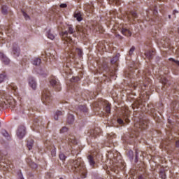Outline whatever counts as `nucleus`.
<instances>
[{"label":"nucleus","instance_id":"obj_24","mask_svg":"<svg viewBox=\"0 0 179 179\" xmlns=\"http://www.w3.org/2000/svg\"><path fill=\"white\" fill-rule=\"evenodd\" d=\"M33 65H36L38 66V65H40L41 64V59L40 58H36L32 61Z\"/></svg>","mask_w":179,"mask_h":179},{"label":"nucleus","instance_id":"obj_31","mask_svg":"<svg viewBox=\"0 0 179 179\" xmlns=\"http://www.w3.org/2000/svg\"><path fill=\"white\" fill-rule=\"evenodd\" d=\"M48 38L50 40H54V38H55V36L51 33V31H49L48 32Z\"/></svg>","mask_w":179,"mask_h":179},{"label":"nucleus","instance_id":"obj_8","mask_svg":"<svg viewBox=\"0 0 179 179\" xmlns=\"http://www.w3.org/2000/svg\"><path fill=\"white\" fill-rule=\"evenodd\" d=\"M100 134V129L96 128L94 129H90L87 133V136H89L90 138H97V135Z\"/></svg>","mask_w":179,"mask_h":179},{"label":"nucleus","instance_id":"obj_40","mask_svg":"<svg viewBox=\"0 0 179 179\" xmlns=\"http://www.w3.org/2000/svg\"><path fill=\"white\" fill-rule=\"evenodd\" d=\"M22 15L24 19H26V20H29V19H30V17L29 16V15H27V13H26L24 11H22Z\"/></svg>","mask_w":179,"mask_h":179},{"label":"nucleus","instance_id":"obj_19","mask_svg":"<svg viewBox=\"0 0 179 179\" xmlns=\"http://www.w3.org/2000/svg\"><path fill=\"white\" fill-rule=\"evenodd\" d=\"M27 163L31 167V169H37V164L34 163L31 159H27Z\"/></svg>","mask_w":179,"mask_h":179},{"label":"nucleus","instance_id":"obj_26","mask_svg":"<svg viewBox=\"0 0 179 179\" xmlns=\"http://www.w3.org/2000/svg\"><path fill=\"white\" fill-rule=\"evenodd\" d=\"M80 111L83 113H87V107L85 105H80L78 107Z\"/></svg>","mask_w":179,"mask_h":179},{"label":"nucleus","instance_id":"obj_53","mask_svg":"<svg viewBox=\"0 0 179 179\" xmlns=\"http://www.w3.org/2000/svg\"><path fill=\"white\" fill-rule=\"evenodd\" d=\"M0 27H1V28H2V31H3V30H5V27H4V26L1 25V26H0Z\"/></svg>","mask_w":179,"mask_h":179},{"label":"nucleus","instance_id":"obj_1","mask_svg":"<svg viewBox=\"0 0 179 179\" xmlns=\"http://www.w3.org/2000/svg\"><path fill=\"white\" fill-rule=\"evenodd\" d=\"M69 164L71 166L73 171L80 174L81 178H86L87 174V170L86 169V166L82 158H78L77 159H70L69 161Z\"/></svg>","mask_w":179,"mask_h":179},{"label":"nucleus","instance_id":"obj_38","mask_svg":"<svg viewBox=\"0 0 179 179\" xmlns=\"http://www.w3.org/2000/svg\"><path fill=\"white\" fill-rule=\"evenodd\" d=\"M69 142L73 143V145H76L77 142L75 138L72 137L71 138H69Z\"/></svg>","mask_w":179,"mask_h":179},{"label":"nucleus","instance_id":"obj_15","mask_svg":"<svg viewBox=\"0 0 179 179\" xmlns=\"http://www.w3.org/2000/svg\"><path fill=\"white\" fill-rule=\"evenodd\" d=\"M3 159H2V158L0 157V162H2V164H0V166H1V167H4L6 170H9V169H13V165L12 164H6L3 162Z\"/></svg>","mask_w":179,"mask_h":179},{"label":"nucleus","instance_id":"obj_4","mask_svg":"<svg viewBox=\"0 0 179 179\" xmlns=\"http://www.w3.org/2000/svg\"><path fill=\"white\" fill-rule=\"evenodd\" d=\"M50 83L56 92H61L62 87H61V83H59V80H58V78L55 77L50 78Z\"/></svg>","mask_w":179,"mask_h":179},{"label":"nucleus","instance_id":"obj_41","mask_svg":"<svg viewBox=\"0 0 179 179\" xmlns=\"http://www.w3.org/2000/svg\"><path fill=\"white\" fill-rule=\"evenodd\" d=\"M76 52L79 57H82L83 52L80 49H76Z\"/></svg>","mask_w":179,"mask_h":179},{"label":"nucleus","instance_id":"obj_45","mask_svg":"<svg viewBox=\"0 0 179 179\" xmlns=\"http://www.w3.org/2000/svg\"><path fill=\"white\" fill-rule=\"evenodd\" d=\"M117 122H118V124H124V120H122V119H117Z\"/></svg>","mask_w":179,"mask_h":179},{"label":"nucleus","instance_id":"obj_5","mask_svg":"<svg viewBox=\"0 0 179 179\" xmlns=\"http://www.w3.org/2000/svg\"><path fill=\"white\" fill-rule=\"evenodd\" d=\"M41 100L43 104H45V105L52 101V96H51V94H50V91L48 90H43Z\"/></svg>","mask_w":179,"mask_h":179},{"label":"nucleus","instance_id":"obj_57","mask_svg":"<svg viewBox=\"0 0 179 179\" xmlns=\"http://www.w3.org/2000/svg\"><path fill=\"white\" fill-rule=\"evenodd\" d=\"M169 19H171V15H169Z\"/></svg>","mask_w":179,"mask_h":179},{"label":"nucleus","instance_id":"obj_14","mask_svg":"<svg viewBox=\"0 0 179 179\" xmlns=\"http://www.w3.org/2000/svg\"><path fill=\"white\" fill-rule=\"evenodd\" d=\"M0 59L3 63H4L5 65H8V64L10 62L9 58H8L3 52H0Z\"/></svg>","mask_w":179,"mask_h":179},{"label":"nucleus","instance_id":"obj_56","mask_svg":"<svg viewBox=\"0 0 179 179\" xmlns=\"http://www.w3.org/2000/svg\"><path fill=\"white\" fill-rule=\"evenodd\" d=\"M71 153H72L73 156H75V154L73 153V151H71Z\"/></svg>","mask_w":179,"mask_h":179},{"label":"nucleus","instance_id":"obj_34","mask_svg":"<svg viewBox=\"0 0 179 179\" xmlns=\"http://www.w3.org/2000/svg\"><path fill=\"white\" fill-rule=\"evenodd\" d=\"M128 156L130 160H134V152L132 150L128 152Z\"/></svg>","mask_w":179,"mask_h":179},{"label":"nucleus","instance_id":"obj_54","mask_svg":"<svg viewBox=\"0 0 179 179\" xmlns=\"http://www.w3.org/2000/svg\"><path fill=\"white\" fill-rule=\"evenodd\" d=\"M114 172L117 173H118V170L115 169V170H114Z\"/></svg>","mask_w":179,"mask_h":179},{"label":"nucleus","instance_id":"obj_50","mask_svg":"<svg viewBox=\"0 0 179 179\" xmlns=\"http://www.w3.org/2000/svg\"><path fill=\"white\" fill-rule=\"evenodd\" d=\"M176 148H179V141H176Z\"/></svg>","mask_w":179,"mask_h":179},{"label":"nucleus","instance_id":"obj_25","mask_svg":"<svg viewBox=\"0 0 179 179\" xmlns=\"http://www.w3.org/2000/svg\"><path fill=\"white\" fill-rule=\"evenodd\" d=\"M116 136L115 134L108 135L107 139L109 143H113V142H114L113 139L115 138Z\"/></svg>","mask_w":179,"mask_h":179},{"label":"nucleus","instance_id":"obj_37","mask_svg":"<svg viewBox=\"0 0 179 179\" xmlns=\"http://www.w3.org/2000/svg\"><path fill=\"white\" fill-rule=\"evenodd\" d=\"M131 15L133 17V19H136L138 17V14L135 11H131Z\"/></svg>","mask_w":179,"mask_h":179},{"label":"nucleus","instance_id":"obj_36","mask_svg":"<svg viewBox=\"0 0 179 179\" xmlns=\"http://www.w3.org/2000/svg\"><path fill=\"white\" fill-rule=\"evenodd\" d=\"M65 132H68V127H64L60 129V134H65Z\"/></svg>","mask_w":179,"mask_h":179},{"label":"nucleus","instance_id":"obj_7","mask_svg":"<svg viewBox=\"0 0 179 179\" xmlns=\"http://www.w3.org/2000/svg\"><path fill=\"white\" fill-rule=\"evenodd\" d=\"M45 146H46L48 150L50 151L52 157H55L57 156V148L52 145H51L50 141H46L45 142Z\"/></svg>","mask_w":179,"mask_h":179},{"label":"nucleus","instance_id":"obj_27","mask_svg":"<svg viewBox=\"0 0 179 179\" xmlns=\"http://www.w3.org/2000/svg\"><path fill=\"white\" fill-rule=\"evenodd\" d=\"M105 111L107 113V114H110L111 112V104L107 103L105 106Z\"/></svg>","mask_w":179,"mask_h":179},{"label":"nucleus","instance_id":"obj_10","mask_svg":"<svg viewBox=\"0 0 179 179\" xmlns=\"http://www.w3.org/2000/svg\"><path fill=\"white\" fill-rule=\"evenodd\" d=\"M103 69L107 73V75L103 74V76L105 78H107V76H114V75H115V72L114 71H111L110 69H109L108 66H107V64L103 65Z\"/></svg>","mask_w":179,"mask_h":179},{"label":"nucleus","instance_id":"obj_46","mask_svg":"<svg viewBox=\"0 0 179 179\" xmlns=\"http://www.w3.org/2000/svg\"><path fill=\"white\" fill-rule=\"evenodd\" d=\"M116 38H119V40H122V38H124L122 36H121V35L120 34H117L116 35Z\"/></svg>","mask_w":179,"mask_h":179},{"label":"nucleus","instance_id":"obj_21","mask_svg":"<svg viewBox=\"0 0 179 179\" xmlns=\"http://www.w3.org/2000/svg\"><path fill=\"white\" fill-rule=\"evenodd\" d=\"M64 115V112L57 110L55 115V120L57 121L58 118Z\"/></svg>","mask_w":179,"mask_h":179},{"label":"nucleus","instance_id":"obj_49","mask_svg":"<svg viewBox=\"0 0 179 179\" xmlns=\"http://www.w3.org/2000/svg\"><path fill=\"white\" fill-rule=\"evenodd\" d=\"M19 179H24L23 178V174H22V173H20V174H19Z\"/></svg>","mask_w":179,"mask_h":179},{"label":"nucleus","instance_id":"obj_22","mask_svg":"<svg viewBox=\"0 0 179 179\" xmlns=\"http://www.w3.org/2000/svg\"><path fill=\"white\" fill-rule=\"evenodd\" d=\"M75 122V117L73 115H69L67 117V122L68 124H72Z\"/></svg>","mask_w":179,"mask_h":179},{"label":"nucleus","instance_id":"obj_16","mask_svg":"<svg viewBox=\"0 0 179 179\" xmlns=\"http://www.w3.org/2000/svg\"><path fill=\"white\" fill-rule=\"evenodd\" d=\"M121 33L127 37H131V36H132V32H131V31H129L127 28H122Z\"/></svg>","mask_w":179,"mask_h":179},{"label":"nucleus","instance_id":"obj_33","mask_svg":"<svg viewBox=\"0 0 179 179\" xmlns=\"http://www.w3.org/2000/svg\"><path fill=\"white\" fill-rule=\"evenodd\" d=\"M160 82L161 83H162V85H167V82H169V80H167V78H166V77H162L160 79Z\"/></svg>","mask_w":179,"mask_h":179},{"label":"nucleus","instance_id":"obj_28","mask_svg":"<svg viewBox=\"0 0 179 179\" xmlns=\"http://www.w3.org/2000/svg\"><path fill=\"white\" fill-rule=\"evenodd\" d=\"M1 12H2L3 15H7L8 14V6H3L1 7Z\"/></svg>","mask_w":179,"mask_h":179},{"label":"nucleus","instance_id":"obj_51","mask_svg":"<svg viewBox=\"0 0 179 179\" xmlns=\"http://www.w3.org/2000/svg\"><path fill=\"white\" fill-rule=\"evenodd\" d=\"M164 47H169V42L166 43H164Z\"/></svg>","mask_w":179,"mask_h":179},{"label":"nucleus","instance_id":"obj_17","mask_svg":"<svg viewBox=\"0 0 179 179\" xmlns=\"http://www.w3.org/2000/svg\"><path fill=\"white\" fill-rule=\"evenodd\" d=\"M145 55L149 59H152L153 58V56L155 55V51L148 50L145 52Z\"/></svg>","mask_w":179,"mask_h":179},{"label":"nucleus","instance_id":"obj_11","mask_svg":"<svg viewBox=\"0 0 179 179\" xmlns=\"http://www.w3.org/2000/svg\"><path fill=\"white\" fill-rule=\"evenodd\" d=\"M88 163L92 166V169H96V157H93L92 155L87 156Z\"/></svg>","mask_w":179,"mask_h":179},{"label":"nucleus","instance_id":"obj_23","mask_svg":"<svg viewBox=\"0 0 179 179\" xmlns=\"http://www.w3.org/2000/svg\"><path fill=\"white\" fill-rule=\"evenodd\" d=\"M1 134H2L3 136H4V138H6V139H7L8 141H9V139H10V136H9V134L8 133V131H6V130H2V131H1Z\"/></svg>","mask_w":179,"mask_h":179},{"label":"nucleus","instance_id":"obj_12","mask_svg":"<svg viewBox=\"0 0 179 179\" xmlns=\"http://www.w3.org/2000/svg\"><path fill=\"white\" fill-rule=\"evenodd\" d=\"M29 85L33 90H36L37 89V83L36 82V80L33 77L29 78Z\"/></svg>","mask_w":179,"mask_h":179},{"label":"nucleus","instance_id":"obj_42","mask_svg":"<svg viewBox=\"0 0 179 179\" xmlns=\"http://www.w3.org/2000/svg\"><path fill=\"white\" fill-rule=\"evenodd\" d=\"M138 179H148V178H146V175L143 174V175H140L138 176Z\"/></svg>","mask_w":179,"mask_h":179},{"label":"nucleus","instance_id":"obj_20","mask_svg":"<svg viewBox=\"0 0 179 179\" xmlns=\"http://www.w3.org/2000/svg\"><path fill=\"white\" fill-rule=\"evenodd\" d=\"M74 17L78 20V22H82V14L80 13H74Z\"/></svg>","mask_w":179,"mask_h":179},{"label":"nucleus","instance_id":"obj_35","mask_svg":"<svg viewBox=\"0 0 179 179\" xmlns=\"http://www.w3.org/2000/svg\"><path fill=\"white\" fill-rule=\"evenodd\" d=\"M59 157L62 162H65V159H66V156H65L64 153H60Z\"/></svg>","mask_w":179,"mask_h":179},{"label":"nucleus","instance_id":"obj_44","mask_svg":"<svg viewBox=\"0 0 179 179\" xmlns=\"http://www.w3.org/2000/svg\"><path fill=\"white\" fill-rule=\"evenodd\" d=\"M2 36H3V32H2V27H0V38H2Z\"/></svg>","mask_w":179,"mask_h":179},{"label":"nucleus","instance_id":"obj_60","mask_svg":"<svg viewBox=\"0 0 179 179\" xmlns=\"http://www.w3.org/2000/svg\"><path fill=\"white\" fill-rule=\"evenodd\" d=\"M0 127H1V123H0Z\"/></svg>","mask_w":179,"mask_h":179},{"label":"nucleus","instance_id":"obj_18","mask_svg":"<svg viewBox=\"0 0 179 179\" xmlns=\"http://www.w3.org/2000/svg\"><path fill=\"white\" fill-rule=\"evenodd\" d=\"M34 144V141L33 139L27 140V146L29 150H31V149L33 148Z\"/></svg>","mask_w":179,"mask_h":179},{"label":"nucleus","instance_id":"obj_32","mask_svg":"<svg viewBox=\"0 0 179 179\" xmlns=\"http://www.w3.org/2000/svg\"><path fill=\"white\" fill-rule=\"evenodd\" d=\"M6 78V73H3L0 74V83H2V82L5 80Z\"/></svg>","mask_w":179,"mask_h":179},{"label":"nucleus","instance_id":"obj_55","mask_svg":"<svg viewBox=\"0 0 179 179\" xmlns=\"http://www.w3.org/2000/svg\"><path fill=\"white\" fill-rule=\"evenodd\" d=\"M112 1H114L115 2H118V1L120 0H112Z\"/></svg>","mask_w":179,"mask_h":179},{"label":"nucleus","instance_id":"obj_30","mask_svg":"<svg viewBox=\"0 0 179 179\" xmlns=\"http://www.w3.org/2000/svg\"><path fill=\"white\" fill-rule=\"evenodd\" d=\"M139 156H142V154H139V150H136L135 152V162H138Z\"/></svg>","mask_w":179,"mask_h":179},{"label":"nucleus","instance_id":"obj_39","mask_svg":"<svg viewBox=\"0 0 179 179\" xmlns=\"http://www.w3.org/2000/svg\"><path fill=\"white\" fill-rule=\"evenodd\" d=\"M134 51H135V46H133L130 48L129 51V55H132L134 54Z\"/></svg>","mask_w":179,"mask_h":179},{"label":"nucleus","instance_id":"obj_29","mask_svg":"<svg viewBox=\"0 0 179 179\" xmlns=\"http://www.w3.org/2000/svg\"><path fill=\"white\" fill-rule=\"evenodd\" d=\"M118 59H120V58L118 57V55H117L110 60V64H115L118 61Z\"/></svg>","mask_w":179,"mask_h":179},{"label":"nucleus","instance_id":"obj_9","mask_svg":"<svg viewBox=\"0 0 179 179\" xmlns=\"http://www.w3.org/2000/svg\"><path fill=\"white\" fill-rule=\"evenodd\" d=\"M26 135V127L24 126H20L17 131V136L19 139H23Z\"/></svg>","mask_w":179,"mask_h":179},{"label":"nucleus","instance_id":"obj_3","mask_svg":"<svg viewBox=\"0 0 179 179\" xmlns=\"http://www.w3.org/2000/svg\"><path fill=\"white\" fill-rule=\"evenodd\" d=\"M148 121L145 119H140L139 122H137L134 124V128H136L134 131L135 132L134 136H131V138H134V136H138V134L142 131V129H146L148 128Z\"/></svg>","mask_w":179,"mask_h":179},{"label":"nucleus","instance_id":"obj_13","mask_svg":"<svg viewBox=\"0 0 179 179\" xmlns=\"http://www.w3.org/2000/svg\"><path fill=\"white\" fill-rule=\"evenodd\" d=\"M13 54L14 57H19V55H20V48L16 43L13 45Z\"/></svg>","mask_w":179,"mask_h":179},{"label":"nucleus","instance_id":"obj_59","mask_svg":"<svg viewBox=\"0 0 179 179\" xmlns=\"http://www.w3.org/2000/svg\"><path fill=\"white\" fill-rule=\"evenodd\" d=\"M59 179H64V178H60Z\"/></svg>","mask_w":179,"mask_h":179},{"label":"nucleus","instance_id":"obj_47","mask_svg":"<svg viewBox=\"0 0 179 179\" xmlns=\"http://www.w3.org/2000/svg\"><path fill=\"white\" fill-rule=\"evenodd\" d=\"M116 38H119V40H122V38H124L122 36H121V35L120 34H117L116 35Z\"/></svg>","mask_w":179,"mask_h":179},{"label":"nucleus","instance_id":"obj_6","mask_svg":"<svg viewBox=\"0 0 179 179\" xmlns=\"http://www.w3.org/2000/svg\"><path fill=\"white\" fill-rule=\"evenodd\" d=\"M2 104L3 108H8L9 107L11 110H15L16 108V101L13 99L6 100Z\"/></svg>","mask_w":179,"mask_h":179},{"label":"nucleus","instance_id":"obj_48","mask_svg":"<svg viewBox=\"0 0 179 179\" xmlns=\"http://www.w3.org/2000/svg\"><path fill=\"white\" fill-rule=\"evenodd\" d=\"M66 6H68V5H66V3L60 4V8H66Z\"/></svg>","mask_w":179,"mask_h":179},{"label":"nucleus","instance_id":"obj_52","mask_svg":"<svg viewBox=\"0 0 179 179\" xmlns=\"http://www.w3.org/2000/svg\"><path fill=\"white\" fill-rule=\"evenodd\" d=\"M176 13H178V11L177 10H173V15H176Z\"/></svg>","mask_w":179,"mask_h":179},{"label":"nucleus","instance_id":"obj_58","mask_svg":"<svg viewBox=\"0 0 179 179\" xmlns=\"http://www.w3.org/2000/svg\"><path fill=\"white\" fill-rule=\"evenodd\" d=\"M129 20H131V18L129 17Z\"/></svg>","mask_w":179,"mask_h":179},{"label":"nucleus","instance_id":"obj_2","mask_svg":"<svg viewBox=\"0 0 179 179\" xmlns=\"http://www.w3.org/2000/svg\"><path fill=\"white\" fill-rule=\"evenodd\" d=\"M75 33V29L72 25H69L68 27V30L62 32L63 38H64V45H67L69 47V50H71V47L73 45V41L72 38L69 36V34H73Z\"/></svg>","mask_w":179,"mask_h":179},{"label":"nucleus","instance_id":"obj_43","mask_svg":"<svg viewBox=\"0 0 179 179\" xmlns=\"http://www.w3.org/2000/svg\"><path fill=\"white\" fill-rule=\"evenodd\" d=\"M160 176H161V178L166 179V173H164V172H161Z\"/></svg>","mask_w":179,"mask_h":179}]
</instances>
